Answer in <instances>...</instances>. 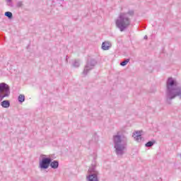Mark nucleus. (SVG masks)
<instances>
[{
	"instance_id": "f3484780",
	"label": "nucleus",
	"mask_w": 181,
	"mask_h": 181,
	"mask_svg": "<svg viewBox=\"0 0 181 181\" xmlns=\"http://www.w3.org/2000/svg\"><path fill=\"white\" fill-rule=\"evenodd\" d=\"M17 8H22L23 6V3L22 1H18L16 4Z\"/></svg>"
},
{
	"instance_id": "1a4fd4ad",
	"label": "nucleus",
	"mask_w": 181,
	"mask_h": 181,
	"mask_svg": "<svg viewBox=\"0 0 181 181\" xmlns=\"http://www.w3.org/2000/svg\"><path fill=\"white\" fill-rule=\"evenodd\" d=\"M133 138L137 141V142H141L142 139V136L141 134V132H136L135 133H133Z\"/></svg>"
},
{
	"instance_id": "a211bd4d",
	"label": "nucleus",
	"mask_w": 181,
	"mask_h": 181,
	"mask_svg": "<svg viewBox=\"0 0 181 181\" xmlns=\"http://www.w3.org/2000/svg\"><path fill=\"white\" fill-rule=\"evenodd\" d=\"M6 2H7L8 5L9 6H11V4H12V0H6Z\"/></svg>"
},
{
	"instance_id": "9d476101",
	"label": "nucleus",
	"mask_w": 181,
	"mask_h": 181,
	"mask_svg": "<svg viewBox=\"0 0 181 181\" xmlns=\"http://www.w3.org/2000/svg\"><path fill=\"white\" fill-rule=\"evenodd\" d=\"M49 166H51L52 169H57L59 168V161L56 160L52 161L51 158Z\"/></svg>"
},
{
	"instance_id": "4468645a",
	"label": "nucleus",
	"mask_w": 181,
	"mask_h": 181,
	"mask_svg": "<svg viewBox=\"0 0 181 181\" xmlns=\"http://www.w3.org/2000/svg\"><path fill=\"white\" fill-rule=\"evenodd\" d=\"M18 103L22 104V103L25 101V95H18Z\"/></svg>"
},
{
	"instance_id": "2eb2a0df",
	"label": "nucleus",
	"mask_w": 181,
	"mask_h": 181,
	"mask_svg": "<svg viewBox=\"0 0 181 181\" xmlns=\"http://www.w3.org/2000/svg\"><path fill=\"white\" fill-rule=\"evenodd\" d=\"M72 66L74 67H80V61H78V59H75Z\"/></svg>"
},
{
	"instance_id": "aec40b11",
	"label": "nucleus",
	"mask_w": 181,
	"mask_h": 181,
	"mask_svg": "<svg viewBox=\"0 0 181 181\" xmlns=\"http://www.w3.org/2000/svg\"><path fill=\"white\" fill-rule=\"evenodd\" d=\"M144 39H146V40L148 39V35H145Z\"/></svg>"
},
{
	"instance_id": "ddd939ff",
	"label": "nucleus",
	"mask_w": 181,
	"mask_h": 181,
	"mask_svg": "<svg viewBox=\"0 0 181 181\" xmlns=\"http://www.w3.org/2000/svg\"><path fill=\"white\" fill-rule=\"evenodd\" d=\"M4 16H6L8 19H12V18H13L12 12L10 11L5 12Z\"/></svg>"
},
{
	"instance_id": "0eeeda50",
	"label": "nucleus",
	"mask_w": 181,
	"mask_h": 181,
	"mask_svg": "<svg viewBox=\"0 0 181 181\" xmlns=\"http://www.w3.org/2000/svg\"><path fill=\"white\" fill-rule=\"evenodd\" d=\"M50 157H43L41 160H40L39 168L40 169H49V166H50Z\"/></svg>"
},
{
	"instance_id": "6ab92c4d",
	"label": "nucleus",
	"mask_w": 181,
	"mask_h": 181,
	"mask_svg": "<svg viewBox=\"0 0 181 181\" xmlns=\"http://www.w3.org/2000/svg\"><path fill=\"white\" fill-rule=\"evenodd\" d=\"M68 59H69V56H66V63H67V62H69Z\"/></svg>"
},
{
	"instance_id": "39448f33",
	"label": "nucleus",
	"mask_w": 181,
	"mask_h": 181,
	"mask_svg": "<svg viewBox=\"0 0 181 181\" xmlns=\"http://www.w3.org/2000/svg\"><path fill=\"white\" fill-rule=\"evenodd\" d=\"M11 95V87L6 83H0V101Z\"/></svg>"
},
{
	"instance_id": "9b49d317",
	"label": "nucleus",
	"mask_w": 181,
	"mask_h": 181,
	"mask_svg": "<svg viewBox=\"0 0 181 181\" xmlns=\"http://www.w3.org/2000/svg\"><path fill=\"white\" fill-rule=\"evenodd\" d=\"M1 105L3 108H9V107H11V102H9V100H3L1 103Z\"/></svg>"
},
{
	"instance_id": "423d86ee",
	"label": "nucleus",
	"mask_w": 181,
	"mask_h": 181,
	"mask_svg": "<svg viewBox=\"0 0 181 181\" xmlns=\"http://www.w3.org/2000/svg\"><path fill=\"white\" fill-rule=\"evenodd\" d=\"M97 65V61L94 59H88L86 64L85 66V68L83 69V71L82 72V74H83V76H87L88 74V73H90V71H91V70H93V69H94V67H95V66Z\"/></svg>"
},
{
	"instance_id": "20e7f679",
	"label": "nucleus",
	"mask_w": 181,
	"mask_h": 181,
	"mask_svg": "<svg viewBox=\"0 0 181 181\" xmlns=\"http://www.w3.org/2000/svg\"><path fill=\"white\" fill-rule=\"evenodd\" d=\"M97 165L95 164H91L90 167L88 170V173L90 175L86 176V179L88 181H100L98 180V175L100 173L97 170Z\"/></svg>"
},
{
	"instance_id": "f8f14e48",
	"label": "nucleus",
	"mask_w": 181,
	"mask_h": 181,
	"mask_svg": "<svg viewBox=\"0 0 181 181\" xmlns=\"http://www.w3.org/2000/svg\"><path fill=\"white\" fill-rule=\"evenodd\" d=\"M156 143V141L155 140L149 141L145 144V146H146V148H151V147L153 146Z\"/></svg>"
},
{
	"instance_id": "7ed1b4c3",
	"label": "nucleus",
	"mask_w": 181,
	"mask_h": 181,
	"mask_svg": "<svg viewBox=\"0 0 181 181\" xmlns=\"http://www.w3.org/2000/svg\"><path fill=\"white\" fill-rule=\"evenodd\" d=\"M122 138L125 139V137L119 135V132H117V135H114L112 137L115 152L117 156H122L124 155L126 145L125 144H122Z\"/></svg>"
},
{
	"instance_id": "dca6fc26",
	"label": "nucleus",
	"mask_w": 181,
	"mask_h": 181,
	"mask_svg": "<svg viewBox=\"0 0 181 181\" xmlns=\"http://www.w3.org/2000/svg\"><path fill=\"white\" fill-rule=\"evenodd\" d=\"M129 63V59H127L120 63V66H122V67H124L126 64H128Z\"/></svg>"
},
{
	"instance_id": "f257e3e1",
	"label": "nucleus",
	"mask_w": 181,
	"mask_h": 181,
	"mask_svg": "<svg viewBox=\"0 0 181 181\" xmlns=\"http://www.w3.org/2000/svg\"><path fill=\"white\" fill-rule=\"evenodd\" d=\"M177 81L169 77L166 81L165 97L167 104H172V100L178 97L181 100V86H178Z\"/></svg>"
},
{
	"instance_id": "f03ea898",
	"label": "nucleus",
	"mask_w": 181,
	"mask_h": 181,
	"mask_svg": "<svg viewBox=\"0 0 181 181\" xmlns=\"http://www.w3.org/2000/svg\"><path fill=\"white\" fill-rule=\"evenodd\" d=\"M135 11L129 10L127 13H120L116 21V26L119 29L120 32H124L129 25H131V18H134Z\"/></svg>"
},
{
	"instance_id": "6e6552de",
	"label": "nucleus",
	"mask_w": 181,
	"mask_h": 181,
	"mask_svg": "<svg viewBox=\"0 0 181 181\" xmlns=\"http://www.w3.org/2000/svg\"><path fill=\"white\" fill-rule=\"evenodd\" d=\"M111 42L110 41H105L102 43V49L103 50H110L111 48Z\"/></svg>"
}]
</instances>
